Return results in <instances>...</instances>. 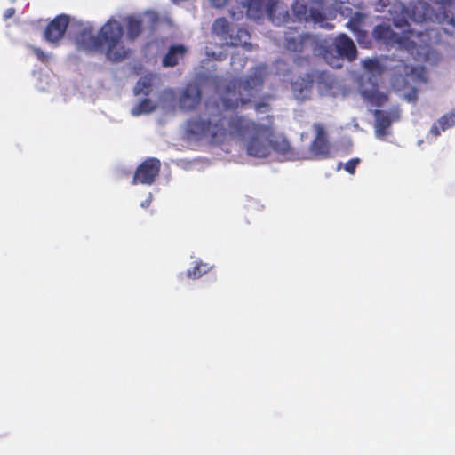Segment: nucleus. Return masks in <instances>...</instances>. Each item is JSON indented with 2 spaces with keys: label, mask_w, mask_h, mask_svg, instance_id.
I'll use <instances>...</instances> for the list:
<instances>
[{
  "label": "nucleus",
  "mask_w": 455,
  "mask_h": 455,
  "mask_svg": "<svg viewBox=\"0 0 455 455\" xmlns=\"http://www.w3.org/2000/svg\"><path fill=\"white\" fill-rule=\"evenodd\" d=\"M267 73V66L259 65L245 80L230 83L221 95V106L216 100H208L204 109L188 120L185 128L188 139L220 143L230 136L243 142L250 156L280 162L295 160L297 154L290 142L283 135L275 134L270 123H256L230 114L256 96Z\"/></svg>",
  "instance_id": "f257e3e1"
},
{
  "label": "nucleus",
  "mask_w": 455,
  "mask_h": 455,
  "mask_svg": "<svg viewBox=\"0 0 455 455\" xmlns=\"http://www.w3.org/2000/svg\"><path fill=\"white\" fill-rule=\"evenodd\" d=\"M438 12L434 14L427 2L417 1L405 7L395 2L388 10L393 25L401 30L395 32L389 23H382L373 29V37L387 47L406 53L419 62L431 65L440 60V52L435 48L439 43H449L446 37H455V15L451 9L454 0H434Z\"/></svg>",
  "instance_id": "f03ea898"
},
{
  "label": "nucleus",
  "mask_w": 455,
  "mask_h": 455,
  "mask_svg": "<svg viewBox=\"0 0 455 455\" xmlns=\"http://www.w3.org/2000/svg\"><path fill=\"white\" fill-rule=\"evenodd\" d=\"M122 25L110 19L95 36L89 22L72 20L69 37L78 49L94 52L105 51L106 56L112 61H121L126 58L129 49L124 44Z\"/></svg>",
  "instance_id": "7ed1b4c3"
},
{
  "label": "nucleus",
  "mask_w": 455,
  "mask_h": 455,
  "mask_svg": "<svg viewBox=\"0 0 455 455\" xmlns=\"http://www.w3.org/2000/svg\"><path fill=\"white\" fill-rule=\"evenodd\" d=\"M284 46L292 52L309 49L315 55H323L332 68H340V58L352 61L356 58V47L353 40L345 34H340L332 42L331 39L317 36L301 34L298 31L285 33Z\"/></svg>",
  "instance_id": "20e7f679"
},
{
  "label": "nucleus",
  "mask_w": 455,
  "mask_h": 455,
  "mask_svg": "<svg viewBox=\"0 0 455 455\" xmlns=\"http://www.w3.org/2000/svg\"><path fill=\"white\" fill-rule=\"evenodd\" d=\"M292 11L299 20L311 21L325 29L334 28L329 20L334 19L338 12L345 17L351 16L346 24L347 28L357 34L359 38L364 36L362 28L366 17L361 12H353L348 3L337 0H316L308 10L304 4L297 1L292 5Z\"/></svg>",
  "instance_id": "39448f33"
},
{
  "label": "nucleus",
  "mask_w": 455,
  "mask_h": 455,
  "mask_svg": "<svg viewBox=\"0 0 455 455\" xmlns=\"http://www.w3.org/2000/svg\"><path fill=\"white\" fill-rule=\"evenodd\" d=\"M389 68L395 69L392 86L397 91L409 89L403 93V97L408 102H415L418 99L416 85L427 81V69L420 65H409L403 60L395 66Z\"/></svg>",
  "instance_id": "423d86ee"
},
{
  "label": "nucleus",
  "mask_w": 455,
  "mask_h": 455,
  "mask_svg": "<svg viewBox=\"0 0 455 455\" xmlns=\"http://www.w3.org/2000/svg\"><path fill=\"white\" fill-rule=\"evenodd\" d=\"M363 67L365 69L363 78L366 76L370 83L369 84H361V94L364 100L371 103L372 106L381 107L387 100V94L380 92L377 87L376 76L383 72V65L377 60L366 59L363 60Z\"/></svg>",
  "instance_id": "0eeeda50"
},
{
  "label": "nucleus",
  "mask_w": 455,
  "mask_h": 455,
  "mask_svg": "<svg viewBox=\"0 0 455 455\" xmlns=\"http://www.w3.org/2000/svg\"><path fill=\"white\" fill-rule=\"evenodd\" d=\"M156 82L157 77L151 74L140 77L137 82L133 89L134 95L136 97L142 96L146 98L139 100V102L132 108V116H139L149 114L156 108L157 103L153 99L156 92Z\"/></svg>",
  "instance_id": "6e6552de"
},
{
  "label": "nucleus",
  "mask_w": 455,
  "mask_h": 455,
  "mask_svg": "<svg viewBox=\"0 0 455 455\" xmlns=\"http://www.w3.org/2000/svg\"><path fill=\"white\" fill-rule=\"evenodd\" d=\"M212 31L227 45L242 46L247 51L253 49V45L249 42L251 39L249 32L239 28L235 35L230 33L229 24L224 18L217 19L213 22Z\"/></svg>",
  "instance_id": "1a4fd4ad"
},
{
  "label": "nucleus",
  "mask_w": 455,
  "mask_h": 455,
  "mask_svg": "<svg viewBox=\"0 0 455 455\" xmlns=\"http://www.w3.org/2000/svg\"><path fill=\"white\" fill-rule=\"evenodd\" d=\"M243 9L246 10L247 16L251 20H257L267 15L275 25H280L289 17L286 10L281 11L279 16L275 17L276 10L273 7L271 1L267 3L266 0H250L246 6H243Z\"/></svg>",
  "instance_id": "9d476101"
},
{
  "label": "nucleus",
  "mask_w": 455,
  "mask_h": 455,
  "mask_svg": "<svg viewBox=\"0 0 455 455\" xmlns=\"http://www.w3.org/2000/svg\"><path fill=\"white\" fill-rule=\"evenodd\" d=\"M158 20L157 13L153 11H148L141 14L127 17L126 37L129 40H134L143 32L153 30Z\"/></svg>",
  "instance_id": "9b49d317"
},
{
  "label": "nucleus",
  "mask_w": 455,
  "mask_h": 455,
  "mask_svg": "<svg viewBox=\"0 0 455 455\" xmlns=\"http://www.w3.org/2000/svg\"><path fill=\"white\" fill-rule=\"evenodd\" d=\"M375 135L379 140H385L391 133V124L400 117V111L397 107L392 108L389 111L375 110Z\"/></svg>",
  "instance_id": "f8f14e48"
},
{
  "label": "nucleus",
  "mask_w": 455,
  "mask_h": 455,
  "mask_svg": "<svg viewBox=\"0 0 455 455\" xmlns=\"http://www.w3.org/2000/svg\"><path fill=\"white\" fill-rule=\"evenodd\" d=\"M72 20L68 15L61 14L57 16L46 28L44 36L50 44H55L62 38L64 33L68 31L69 36L70 24Z\"/></svg>",
  "instance_id": "ddd939ff"
},
{
  "label": "nucleus",
  "mask_w": 455,
  "mask_h": 455,
  "mask_svg": "<svg viewBox=\"0 0 455 455\" xmlns=\"http://www.w3.org/2000/svg\"><path fill=\"white\" fill-rule=\"evenodd\" d=\"M160 170V162L151 158L143 162L136 170L133 177V184L141 183L150 185L154 182Z\"/></svg>",
  "instance_id": "4468645a"
},
{
  "label": "nucleus",
  "mask_w": 455,
  "mask_h": 455,
  "mask_svg": "<svg viewBox=\"0 0 455 455\" xmlns=\"http://www.w3.org/2000/svg\"><path fill=\"white\" fill-rule=\"evenodd\" d=\"M313 127L316 136L311 144L310 151L315 157H326L330 153V145L326 138L324 127L320 124H315Z\"/></svg>",
  "instance_id": "2eb2a0df"
},
{
  "label": "nucleus",
  "mask_w": 455,
  "mask_h": 455,
  "mask_svg": "<svg viewBox=\"0 0 455 455\" xmlns=\"http://www.w3.org/2000/svg\"><path fill=\"white\" fill-rule=\"evenodd\" d=\"M201 100V92L195 84H188L180 94L179 105L186 111L193 110Z\"/></svg>",
  "instance_id": "dca6fc26"
},
{
  "label": "nucleus",
  "mask_w": 455,
  "mask_h": 455,
  "mask_svg": "<svg viewBox=\"0 0 455 455\" xmlns=\"http://www.w3.org/2000/svg\"><path fill=\"white\" fill-rule=\"evenodd\" d=\"M313 79L310 75L291 82V90L298 100H306L310 98Z\"/></svg>",
  "instance_id": "f3484780"
},
{
  "label": "nucleus",
  "mask_w": 455,
  "mask_h": 455,
  "mask_svg": "<svg viewBox=\"0 0 455 455\" xmlns=\"http://www.w3.org/2000/svg\"><path fill=\"white\" fill-rule=\"evenodd\" d=\"M455 125V117L449 112L445 114L441 118H439L430 129V135L436 138L438 137L442 132L446 131L447 129Z\"/></svg>",
  "instance_id": "a211bd4d"
},
{
  "label": "nucleus",
  "mask_w": 455,
  "mask_h": 455,
  "mask_svg": "<svg viewBox=\"0 0 455 455\" xmlns=\"http://www.w3.org/2000/svg\"><path fill=\"white\" fill-rule=\"evenodd\" d=\"M185 52L186 48L183 45L172 46L163 59V65L164 67H174L183 58Z\"/></svg>",
  "instance_id": "6ab92c4d"
},
{
  "label": "nucleus",
  "mask_w": 455,
  "mask_h": 455,
  "mask_svg": "<svg viewBox=\"0 0 455 455\" xmlns=\"http://www.w3.org/2000/svg\"><path fill=\"white\" fill-rule=\"evenodd\" d=\"M212 268L208 263L198 261L192 269L187 270V276L191 279H198L204 274L208 273Z\"/></svg>",
  "instance_id": "aec40b11"
},
{
  "label": "nucleus",
  "mask_w": 455,
  "mask_h": 455,
  "mask_svg": "<svg viewBox=\"0 0 455 455\" xmlns=\"http://www.w3.org/2000/svg\"><path fill=\"white\" fill-rule=\"evenodd\" d=\"M246 63V59L239 54H234L231 58V66L234 70L242 69Z\"/></svg>",
  "instance_id": "412c9836"
},
{
  "label": "nucleus",
  "mask_w": 455,
  "mask_h": 455,
  "mask_svg": "<svg viewBox=\"0 0 455 455\" xmlns=\"http://www.w3.org/2000/svg\"><path fill=\"white\" fill-rule=\"evenodd\" d=\"M205 53L208 58L212 59L214 60H222L227 57V53H224L221 50L218 52H213L208 47L206 48Z\"/></svg>",
  "instance_id": "4be33fe9"
},
{
  "label": "nucleus",
  "mask_w": 455,
  "mask_h": 455,
  "mask_svg": "<svg viewBox=\"0 0 455 455\" xmlns=\"http://www.w3.org/2000/svg\"><path fill=\"white\" fill-rule=\"evenodd\" d=\"M360 163V159L359 158H353V159H350L348 162L346 163L345 164V170L353 174L355 172V170L357 166V164Z\"/></svg>",
  "instance_id": "5701e85b"
},
{
  "label": "nucleus",
  "mask_w": 455,
  "mask_h": 455,
  "mask_svg": "<svg viewBox=\"0 0 455 455\" xmlns=\"http://www.w3.org/2000/svg\"><path fill=\"white\" fill-rule=\"evenodd\" d=\"M33 52L39 60L46 61L48 60V55L39 48H33Z\"/></svg>",
  "instance_id": "b1692460"
},
{
  "label": "nucleus",
  "mask_w": 455,
  "mask_h": 455,
  "mask_svg": "<svg viewBox=\"0 0 455 455\" xmlns=\"http://www.w3.org/2000/svg\"><path fill=\"white\" fill-rule=\"evenodd\" d=\"M212 4L217 8H221L226 5L228 0H210Z\"/></svg>",
  "instance_id": "393cba45"
},
{
  "label": "nucleus",
  "mask_w": 455,
  "mask_h": 455,
  "mask_svg": "<svg viewBox=\"0 0 455 455\" xmlns=\"http://www.w3.org/2000/svg\"><path fill=\"white\" fill-rule=\"evenodd\" d=\"M255 109L257 112H266L268 110V105L266 103H259L255 105Z\"/></svg>",
  "instance_id": "a878e982"
},
{
  "label": "nucleus",
  "mask_w": 455,
  "mask_h": 455,
  "mask_svg": "<svg viewBox=\"0 0 455 455\" xmlns=\"http://www.w3.org/2000/svg\"><path fill=\"white\" fill-rule=\"evenodd\" d=\"M151 202H152V194H149L148 198L146 200H144L143 202H141L140 206L142 208H148L150 205Z\"/></svg>",
  "instance_id": "bb28decb"
},
{
  "label": "nucleus",
  "mask_w": 455,
  "mask_h": 455,
  "mask_svg": "<svg viewBox=\"0 0 455 455\" xmlns=\"http://www.w3.org/2000/svg\"><path fill=\"white\" fill-rule=\"evenodd\" d=\"M14 12H15L14 9H12V8L7 9V10L4 12V17L5 19H9V18H11V17H12V16H13Z\"/></svg>",
  "instance_id": "cd10ccee"
},
{
  "label": "nucleus",
  "mask_w": 455,
  "mask_h": 455,
  "mask_svg": "<svg viewBox=\"0 0 455 455\" xmlns=\"http://www.w3.org/2000/svg\"><path fill=\"white\" fill-rule=\"evenodd\" d=\"M243 11H240L238 14L234 12H231V15L235 20H239L240 16H243Z\"/></svg>",
  "instance_id": "c85d7f7f"
},
{
  "label": "nucleus",
  "mask_w": 455,
  "mask_h": 455,
  "mask_svg": "<svg viewBox=\"0 0 455 455\" xmlns=\"http://www.w3.org/2000/svg\"><path fill=\"white\" fill-rule=\"evenodd\" d=\"M266 1H267V3L270 2V0H266ZM271 2L273 3V7L277 11L278 6L276 4V0H271Z\"/></svg>",
  "instance_id": "c756f323"
},
{
  "label": "nucleus",
  "mask_w": 455,
  "mask_h": 455,
  "mask_svg": "<svg viewBox=\"0 0 455 455\" xmlns=\"http://www.w3.org/2000/svg\"><path fill=\"white\" fill-rule=\"evenodd\" d=\"M450 113L452 115L453 117H455V108L452 109Z\"/></svg>",
  "instance_id": "7c9ffc66"
}]
</instances>
